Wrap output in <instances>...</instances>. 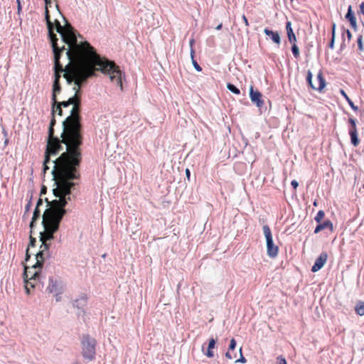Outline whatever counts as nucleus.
Here are the masks:
<instances>
[{
  "label": "nucleus",
  "mask_w": 364,
  "mask_h": 364,
  "mask_svg": "<svg viewBox=\"0 0 364 364\" xmlns=\"http://www.w3.org/2000/svg\"><path fill=\"white\" fill-rule=\"evenodd\" d=\"M67 41L65 42L70 47L65 53V78L68 84H73V90L75 94L66 101L57 102L54 105V112L52 109L53 114L58 112L59 115H62V107H68L73 105L70 115L63 122V140L67 144L68 149H71L60 159L64 173L65 166L69 159L73 160L74 165H77L79 162V153L76 148L82 144L80 115L81 102L79 95L81 85L89 77L95 75V70H100L108 75L112 82L122 89V73L113 61L102 58L98 54H93L87 48L77 44L73 39Z\"/></svg>",
  "instance_id": "nucleus-1"
},
{
  "label": "nucleus",
  "mask_w": 364,
  "mask_h": 364,
  "mask_svg": "<svg viewBox=\"0 0 364 364\" xmlns=\"http://www.w3.org/2000/svg\"><path fill=\"white\" fill-rule=\"evenodd\" d=\"M55 124V120L53 118L50 123L48 130V140L46 151V156L43 162V171L46 173L49 169L48 164L50 162V155H56L58 153L63 149L62 144L65 145L66 151L63 152L58 158L52 161L53 168L51 171L53 179L55 181L54 185L55 188H53V194L55 198L53 200H60V205L66 206L68 201L71 199V191L75 188L77 183L74 180L80 178V173L78 167L81 161V153L80 151V146L76 148V151L79 153V162L77 165H74L73 160L68 161L65 166V173L63 171V164L60 159L68 151L67 144L63 140V135L61 134L62 139L60 140L58 137H55L53 126ZM70 149H69L70 150Z\"/></svg>",
  "instance_id": "nucleus-2"
},
{
  "label": "nucleus",
  "mask_w": 364,
  "mask_h": 364,
  "mask_svg": "<svg viewBox=\"0 0 364 364\" xmlns=\"http://www.w3.org/2000/svg\"><path fill=\"white\" fill-rule=\"evenodd\" d=\"M46 202L47 208L42 215L41 221L43 230L40 232L41 250L36 255V264L31 269L25 267L23 272L25 289L28 294L31 293V289L41 287V269L44 260L50 257L48 250L50 243L48 241L54 238L53 235L58 230L60 223L67 213L65 206L60 205V200L49 201L46 198Z\"/></svg>",
  "instance_id": "nucleus-3"
},
{
  "label": "nucleus",
  "mask_w": 364,
  "mask_h": 364,
  "mask_svg": "<svg viewBox=\"0 0 364 364\" xmlns=\"http://www.w3.org/2000/svg\"><path fill=\"white\" fill-rule=\"evenodd\" d=\"M47 28L54 54V60L55 61L56 67L59 66L61 68H63L60 64V59L62 56H64V58L65 59V53L70 47L65 41H68L67 40H70H70H73V41L78 45L83 46V47L86 48L87 47V50H90L93 54H97L94 48L91 46L88 42L78 41L77 32L70 25L62 26L60 23L57 21L56 31L61 37L62 46L59 45L58 39L57 38L56 35L53 33L54 25L51 21L50 25L47 24Z\"/></svg>",
  "instance_id": "nucleus-4"
},
{
  "label": "nucleus",
  "mask_w": 364,
  "mask_h": 364,
  "mask_svg": "<svg viewBox=\"0 0 364 364\" xmlns=\"http://www.w3.org/2000/svg\"><path fill=\"white\" fill-rule=\"evenodd\" d=\"M96 340L89 335H83L81 339V354L87 361L95 360L96 355Z\"/></svg>",
  "instance_id": "nucleus-5"
},
{
  "label": "nucleus",
  "mask_w": 364,
  "mask_h": 364,
  "mask_svg": "<svg viewBox=\"0 0 364 364\" xmlns=\"http://www.w3.org/2000/svg\"><path fill=\"white\" fill-rule=\"evenodd\" d=\"M55 63V61L54 60ZM60 64L62 65V68L59 66L56 67L55 65V80L53 85V94H52V101H53V110L54 111V105L57 103L56 95L61 90L60 85L59 82V80L60 78V73H63V76L65 77V71L66 69V64L64 65L63 63L60 61Z\"/></svg>",
  "instance_id": "nucleus-6"
},
{
  "label": "nucleus",
  "mask_w": 364,
  "mask_h": 364,
  "mask_svg": "<svg viewBox=\"0 0 364 364\" xmlns=\"http://www.w3.org/2000/svg\"><path fill=\"white\" fill-rule=\"evenodd\" d=\"M267 242V253L269 257L274 258L278 255V247L274 245L271 230L267 225L262 228Z\"/></svg>",
  "instance_id": "nucleus-7"
},
{
  "label": "nucleus",
  "mask_w": 364,
  "mask_h": 364,
  "mask_svg": "<svg viewBox=\"0 0 364 364\" xmlns=\"http://www.w3.org/2000/svg\"><path fill=\"white\" fill-rule=\"evenodd\" d=\"M312 73L311 70H308L306 75V81L309 85L315 90L321 92L323 88L326 87V80L323 76L321 72H319L316 76V80L318 82V85H315L312 82Z\"/></svg>",
  "instance_id": "nucleus-8"
},
{
  "label": "nucleus",
  "mask_w": 364,
  "mask_h": 364,
  "mask_svg": "<svg viewBox=\"0 0 364 364\" xmlns=\"http://www.w3.org/2000/svg\"><path fill=\"white\" fill-rule=\"evenodd\" d=\"M46 290L51 294L60 295L63 291V284L60 279L49 278V283Z\"/></svg>",
  "instance_id": "nucleus-9"
},
{
  "label": "nucleus",
  "mask_w": 364,
  "mask_h": 364,
  "mask_svg": "<svg viewBox=\"0 0 364 364\" xmlns=\"http://www.w3.org/2000/svg\"><path fill=\"white\" fill-rule=\"evenodd\" d=\"M87 304V297L85 294H81L78 298L75 299L73 302V305L75 308L79 310L77 313L78 316H83L85 314V307Z\"/></svg>",
  "instance_id": "nucleus-10"
},
{
  "label": "nucleus",
  "mask_w": 364,
  "mask_h": 364,
  "mask_svg": "<svg viewBox=\"0 0 364 364\" xmlns=\"http://www.w3.org/2000/svg\"><path fill=\"white\" fill-rule=\"evenodd\" d=\"M250 97L252 103L255 104L257 107L261 108L264 105V101L262 99V94L257 90H254L251 86L250 89Z\"/></svg>",
  "instance_id": "nucleus-11"
},
{
  "label": "nucleus",
  "mask_w": 364,
  "mask_h": 364,
  "mask_svg": "<svg viewBox=\"0 0 364 364\" xmlns=\"http://www.w3.org/2000/svg\"><path fill=\"white\" fill-rule=\"evenodd\" d=\"M328 258V255L326 252H322L318 257L316 258L315 263L311 267V271L313 272H316L319 269H321L325 263L326 262Z\"/></svg>",
  "instance_id": "nucleus-12"
},
{
  "label": "nucleus",
  "mask_w": 364,
  "mask_h": 364,
  "mask_svg": "<svg viewBox=\"0 0 364 364\" xmlns=\"http://www.w3.org/2000/svg\"><path fill=\"white\" fill-rule=\"evenodd\" d=\"M264 33L270 37L271 40L277 45H279L281 43V38L279 33L277 31H273L269 30V28H264Z\"/></svg>",
  "instance_id": "nucleus-13"
},
{
  "label": "nucleus",
  "mask_w": 364,
  "mask_h": 364,
  "mask_svg": "<svg viewBox=\"0 0 364 364\" xmlns=\"http://www.w3.org/2000/svg\"><path fill=\"white\" fill-rule=\"evenodd\" d=\"M286 30H287V34L289 41L291 43H296V37L293 31V29L291 27V23L290 21L287 22Z\"/></svg>",
  "instance_id": "nucleus-14"
},
{
  "label": "nucleus",
  "mask_w": 364,
  "mask_h": 364,
  "mask_svg": "<svg viewBox=\"0 0 364 364\" xmlns=\"http://www.w3.org/2000/svg\"><path fill=\"white\" fill-rule=\"evenodd\" d=\"M346 18L349 21L353 28H357L356 18L355 17L354 13L352 11L351 6H348L347 14H346Z\"/></svg>",
  "instance_id": "nucleus-15"
},
{
  "label": "nucleus",
  "mask_w": 364,
  "mask_h": 364,
  "mask_svg": "<svg viewBox=\"0 0 364 364\" xmlns=\"http://www.w3.org/2000/svg\"><path fill=\"white\" fill-rule=\"evenodd\" d=\"M324 229H329L331 231H332L333 223L330 220H326L324 221L323 223L318 224L314 230V233H318L320 231Z\"/></svg>",
  "instance_id": "nucleus-16"
},
{
  "label": "nucleus",
  "mask_w": 364,
  "mask_h": 364,
  "mask_svg": "<svg viewBox=\"0 0 364 364\" xmlns=\"http://www.w3.org/2000/svg\"><path fill=\"white\" fill-rule=\"evenodd\" d=\"M41 217V210L39 209V207L35 208V210L33 213V217L31 218V221L30 223V228L31 229H33L35 226L36 221L39 220Z\"/></svg>",
  "instance_id": "nucleus-17"
},
{
  "label": "nucleus",
  "mask_w": 364,
  "mask_h": 364,
  "mask_svg": "<svg viewBox=\"0 0 364 364\" xmlns=\"http://www.w3.org/2000/svg\"><path fill=\"white\" fill-rule=\"evenodd\" d=\"M215 340L212 338L209 340L208 350H207V352L205 353L208 358L213 357L214 353H213V349L215 348Z\"/></svg>",
  "instance_id": "nucleus-18"
},
{
  "label": "nucleus",
  "mask_w": 364,
  "mask_h": 364,
  "mask_svg": "<svg viewBox=\"0 0 364 364\" xmlns=\"http://www.w3.org/2000/svg\"><path fill=\"white\" fill-rule=\"evenodd\" d=\"M341 95L346 99L351 109L354 111H358V107L354 105L353 101L349 98L346 92L343 90H340Z\"/></svg>",
  "instance_id": "nucleus-19"
},
{
  "label": "nucleus",
  "mask_w": 364,
  "mask_h": 364,
  "mask_svg": "<svg viewBox=\"0 0 364 364\" xmlns=\"http://www.w3.org/2000/svg\"><path fill=\"white\" fill-rule=\"evenodd\" d=\"M355 311L359 316L364 315V301H359L355 308Z\"/></svg>",
  "instance_id": "nucleus-20"
},
{
  "label": "nucleus",
  "mask_w": 364,
  "mask_h": 364,
  "mask_svg": "<svg viewBox=\"0 0 364 364\" xmlns=\"http://www.w3.org/2000/svg\"><path fill=\"white\" fill-rule=\"evenodd\" d=\"M350 136V141L354 146H357L359 144L360 140L358 137V132L355 133L354 132L352 134H349Z\"/></svg>",
  "instance_id": "nucleus-21"
},
{
  "label": "nucleus",
  "mask_w": 364,
  "mask_h": 364,
  "mask_svg": "<svg viewBox=\"0 0 364 364\" xmlns=\"http://www.w3.org/2000/svg\"><path fill=\"white\" fill-rule=\"evenodd\" d=\"M227 88L232 93L235 95H240V90L239 88H237L236 86H235L233 84L228 83L227 84Z\"/></svg>",
  "instance_id": "nucleus-22"
},
{
  "label": "nucleus",
  "mask_w": 364,
  "mask_h": 364,
  "mask_svg": "<svg viewBox=\"0 0 364 364\" xmlns=\"http://www.w3.org/2000/svg\"><path fill=\"white\" fill-rule=\"evenodd\" d=\"M291 44H292V46H291L292 54L295 58H299L300 56L299 49L296 43H291Z\"/></svg>",
  "instance_id": "nucleus-23"
},
{
  "label": "nucleus",
  "mask_w": 364,
  "mask_h": 364,
  "mask_svg": "<svg viewBox=\"0 0 364 364\" xmlns=\"http://www.w3.org/2000/svg\"><path fill=\"white\" fill-rule=\"evenodd\" d=\"M324 215H325L324 211L323 210H319L317 213L316 215L315 216L314 220L317 223H320L321 220L323 218Z\"/></svg>",
  "instance_id": "nucleus-24"
},
{
  "label": "nucleus",
  "mask_w": 364,
  "mask_h": 364,
  "mask_svg": "<svg viewBox=\"0 0 364 364\" xmlns=\"http://www.w3.org/2000/svg\"><path fill=\"white\" fill-rule=\"evenodd\" d=\"M357 43H358V50L361 52L363 51L364 46H363V36H361V35L358 36V39H357Z\"/></svg>",
  "instance_id": "nucleus-25"
},
{
  "label": "nucleus",
  "mask_w": 364,
  "mask_h": 364,
  "mask_svg": "<svg viewBox=\"0 0 364 364\" xmlns=\"http://www.w3.org/2000/svg\"><path fill=\"white\" fill-rule=\"evenodd\" d=\"M240 358L239 359H237L235 361V363H246V359L242 354V348H240Z\"/></svg>",
  "instance_id": "nucleus-26"
},
{
  "label": "nucleus",
  "mask_w": 364,
  "mask_h": 364,
  "mask_svg": "<svg viewBox=\"0 0 364 364\" xmlns=\"http://www.w3.org/2000/svg\"><path fill=\"white\" fill-rule=\"evenodd\" d=\"M236 346V341L234 338H232L230 340V346H229V350H233L235 348Z\"/></svg>",
  "instance_id": "nucleus-27"
},
{
  "label": "nucleus",
  "mask_w": 364,
  "mask_h": 364,
  "mask_svg": "<svg viewBox=\"0 0 364 364\" xmlns=\"http://www.w3.org/2000/svg\"><path fill=\"white\" fill-rule=\"evenodd\" d=\"M192 63H193V67L195 68V69L197 71H201L202 70L201 67L198 65V63H197V61L195 59L192 60Z\"/></svg>",
  "instance_id": "nucleus-28"
},
{
  "label": "nucleus",
  "mask_w": 364,
  "mask_h": 364,
  "mask_svg": "<svg viewBox=\"0 0 364 364\" xmlns=\"http://www.w3.org/2000/svg\"><path fill=\"white\" fill-rule=\"evenodd\" d=\"M45 19H46V24H50V15H49V12H48V9H46V11H45Z\"/></svg>",
  "instance_id": "nucleus-29"
},
{
  "label": "nucleus",
  "mask_w": 364,
  "mask_h": 364,
  "mask_svg": "<svg viewBox=\"0 0 364 364\" xmlns=\"http://www.w3.org/2000/svg\"><path fill=\"white\" fill-rule=\"evenodd\" d=\"M348 122L352 127H356V119H355L349 118Z\"/></svg>",
  "instance_id": "nucleus-30"
},
{
  "label": "nucleus",
  "mask_w": 364,
  "mask_h": 364,
  "mask_svg": "<svg viewBox=\"0 0 364 364\" xmlns=\"http://www.w3.org/2000/svg\"><path fill=\"white\" fill-rule=\"evenodd\" d=\"M334 41H335V37L333 36V34L331 36V42L329 43V47L331 48V49H333L334 48Z\"/></svg>",
  "instance_id": "nucleus-31"
},
{
  "label": "nucleus",
  "mask_w": 364,
  "mask_h": 364,
  "mask_svg": "<svg viewBox=\"0 0 364 364\" xmlns=\"http://www.w3.org/2000/svg\"><path fill=\"white\" fill-rule=\"evenodd\" d=\"M291 185L293 186L294 189H296L299 186V183L296 180H293L291 182Z\"/></svg>",
  "instance_id": "nucleus-32"
},
{
  "label": "nucleus",
  "mask_w": 364,
  "mask_h": 364,
  "mask_svg": "<svg viewBox=\"0 0 364 364\" xmlns=\"http://www.w3.org/2000/svg\"><path fill=\"white\" fill-rule=\"evenodd\" d=\"M16 2H17V10H18V13L19 14V13H20V11H21V1H20V0H16Z\"/></svg>",
  "instance_id": "nucleus-33"
},
{
  "label": "nucleus",
  "mask_w": 364,
  "mask_h": 364,
  "mask_svg": "<svg viewBox=\"0 0 364 364\" xmlns=\"http://www.w3.org/2000/svg\"><path fill=\"white\" fill-rule=\"evenodd\" d=\"M354 132L355 133H357V128L356 127H352L349 129V134H352V132Z\"/></svg>",
  "instance_id": "nucleus-34"
},
{
  "label": "nucleus",
  "mask_w": 364,
  "mask_h": 364,
  "mask_svg": "<svg viewBox=\"0 0 364 364\" xmlns=\"http://www.w3.org/2000/svg\"><path fill=\"white\" fill-rule=\"evenodd\" d=\"M44 1L46 3V9H48V7L51 6L52 2L50 0H44Z\"/></svg>",
  "instance_id": "nucleus-35"
},
{
  "label": "nucleus",
  "mask_w": 364,
  "mask_h": 364,
  "mask_svg": "<svg viewBox=\"0 0 364 364\" xmlns=\"http://www.w3.org/2000/svg\"><path fill=\"white\" fill-rule=\"evenodd\" d=\"M242 18V21H244L245 26H249V23H248V21H247V18H246V16L245 15H243Z\"/></svg>",
  "instance_id": "nucleus-36"
},
{
  "label": "nucleus",
  "mask_w": 364,
  "mask_h": 364,
  "mask_svg": "<svg viewBox=\"0 0 364 364\" xmlns=\"http://www.w3.org/2000/svg\"><path fill=\"white\" fill-rule=\"evenodd\" d=\"M346 35H347L348 41H350V39L352 38V34L348 29L346 30Z\"/></svg>",
  "instance_id": "nucleus-37"
},
{
  "label": "nucleus",
  "mask_w": 364,
  "mask_h": 364,
  "mask_svg": "<svg viewBox=\"0 0 364 364\" xmlns=\"http://www.w3.org/2000/svg\"><path fill=\"white\" fill-rule=\"evenodd\" d=\"M194 43H195V40L193 38L190 39V41H189L190 48H193Z\"/></svg>",
  "instance_id": "nucleus-38"
},
{
  "label": "nucleus",
  "mask_w": 364,
  "mask_h": 364,
  "mask_svg": "<svg viewBox=\"0 0 364 364\" xmlns=\"http://www.w3.org/2000/svg\"><path fill=\"white\" fill-rule=\"evenodd\" d=\"M225 357L229 360H232L233 358V357L232 356L231 353L229 351L225 353Z\"/></svg>",
  "instance_id": "nucleus-39"
},
{
  "label": "nucleus",
  "mask_w": 364,
  "mask_h": 364,
  "mask_svg": "<svg viewBox=\"0 0 364 364\" xmlns=\"http://www.w3.org/2000/svg\"><path fill=\"white\" fill-rule=\"evenodd\" d=\"M31 200H29V202L26 204V205L25 207L26 211H28L31 208Z\"/></svg>",
  "instance_id": "nucleus-40"
},
{
  "label": "nucleus",
  "mask_w": 364,
  "mask_h": 364,
  "mask_svg": "<svg viewBox=\"0 0 364 364\" xmlns=\"http://www.w3.org/2000/svg\"><path fill=\"white\" fill-rule=\"evenodd\" d=\"M43 205V200L41 198H39L36 203V207H40Z\"/></svg>",
  "instance_id": "nucleus-41"
},
{
  "label": "nucleus",
  "mask_w": 364,
  "mask_h": 364,
  "mask_svg": "<svg viewBox=\"0 0 364 364\" xmlns=\"http://www.w3.org/2000/svg\"><path fill=\"white\" fill-rule=\"evenodd\" d=\"M191 59L193 60L194 59V55H195V50H194V48H191Z\"/></svg>",
  "instance_id": "nucleus-42"
},
{
  "label": "nucleus",
  "mask_w": 364,
  "mask_h": 364,
  "mask_svg": "<svg viewBox=\"0 0 364 364\" xmlns=\"http://www.w3.org/2000/svg\"><path fill=\"white\" fill-rule=\"evenodd\" d=\"M360 12L364 15V2L360 5Z\"/></svg>",
  "instance_id": "nucleus-43"
},
{
  "label": "nucleus",
  "mask_w": 364,
  "mask_h": 364,
  "mask_svg": "<svg viewBox=\"0 0 364 364\" xmlns=\"http://www.w3.org/2000/svg\"><path fill=\"white\" fill-rule=\"evenodd\" d=\"M186 173L187 178L189 179L190 178L191 172H190L188 168H186Z\"/></svg>",
  "instance_id": "nucleus-44"
},
{
  "label": "nucleus",
  "mask_w": 364,
  "mask_h": 364,
  "mask_svg": "<svg viewBox=\"0 0 364 364\" xmlns=\"http://www.w3.org/2000/svg\"><path fill=\"white\" fill-rule=\"evenodd\" d=\"M335 29H336V24H333V26H332V34L331 36L333 34V36L335 37Z\"/></svg>",
  "instance_id": "nucleus-45"
},
{
  "label": "nucleus",
  "mask_w": 364,
  "mask_h": 364,
  "mask_svg": "<svg viewBox=\"0 0 364 364\" xmlns=\"http://www.w3.org/2000/svg\"><path fill=\"white\" fill-rule=\"evenodd\" d=\"M279 364H287V363L284 358H281L279 360Z\"/></svg>",
  "instance_id": "nucleus-46"
},
{
  "label": "nucleus",
  "mask_w": 364,
  "mask_h": 364,
  "mask_svg": "<svg viewBox=\"0 0 364 364\" xmlns=\"http://www.w3.org/2000/svg\"><path fill=\"white\" fill-rule=\"evenodd\" d=\"M35 242H36V240L34 238H31L30 245L31 246H34Z\"/></svg>",
  "instance_id": "nucleus-47"
},
{
  "label": "nucleus",
  "mask_w": 364,
  "mask_h": 364,
  "mask_svg": "<svg viewBox=\"0 0 364 364\" xmlns=\"http://www.w3.org/2000/svg\"><path fill=\"white\" fill-rule=\"evenodd\" d=\"M54 296H55V300H56V301H59L60 300V299H61L60 295H58V296H57V294H54Z\"/></svg>",
  "instance_id": "nucleus-48"
},
{
  "label": "nucleus",
  "mask_w": 364,
  "mask_h": 364,
  "mask_svg": "<svg viewBox=\"0 0 364 364\" xmlns=\"http://www.w3.org/2000/svg\"><path fill=\"white\" fill-rule=\"evenodd\" d=\"M221 28H222V23L219 24V25L216 27V29H217V30H220Z\"/></svg>",
  "instance_id": "nucleus-49"
},
{
  "label": "nucleus",
  "mask_w": 364,
  "mask_h": 364,
  "mask_svg": "<svg viewBox=\"0 0 364 364\" xmlns=\"http://www.w3.org/2000/svg\"><path fill=\"white\" fill-rule=\"evenodd\" d=\"M314 206H317V201H316V200H315V201L314 202Z\"/></svg>",
  "instance_id": "nucleus-50"
},
{
  "label": "nucleus",
  "mask_w": 364,
  "mask_h": 364,
  "mask_svg": "<svg viewBox=\"0 0 364 364\" xmlns=\"http://www.w3.org/2000/svg\"><path fill=\"white\" fill-rule=\"evenodd\" d=\"M28 249H27V252H26V259H27L28 257H29V255H28Z\"/></svg>",
  "instance_id": "nucleus-51"
},
{
  "label": "nucleus",
  "mask_w": 364,
  "mask_h": 364,
  "mask_svg": "<svg viewBox=\"0 0 364 364\" xmlns=\"http://www.w3.org/2000/svg\"><path fill=\"white\" fill-rule=\"evenodd\" d=\"M73 364H80V363L78 362H75V363H73Z\"/></svg>",
  "instance_id": "nucleus-52"
},
{
  "label": "nucleus",
  "mask_w": 364,
  "mask_h": 364,
  "mask_svg": "<svg viewBox=\"0 0 364 364\" xmlns=\"http://www.w3.org/2000/svg\"><path fill=\"white\" fill-rule=\"evenodd\" d=\"M291 1H292L293 0H291Z\"/></svg>",
  "instance_id": "nucleus-53"
}]
</instances>
